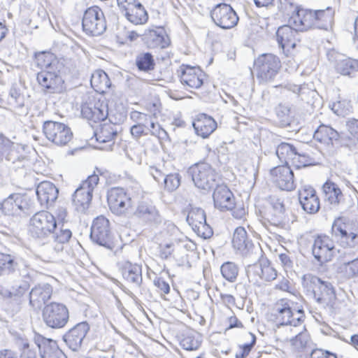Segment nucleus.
Here are the masks:
<instances>
[{
  "instance_id": "nucleus-1",
  "label": "nucleus",
  "mask_w": 358,
  "mask_h": 358,
  "mask_svg": "<svg viewBox=\"0 0 358 358\" xmlns=\"http://www.w3.org/2000/svg\"><path fill=\"white\" fill-rule=\"evenodd\" d=\"M334 10L331 7L325 10H308L296 7L289 19L297 31H305L311 29L327 30L331 27Z\"/></svg>"
},
{
  "instance_id": "nucleus-2",
  "label": "nucleus",
  "mask_w": 358,
  "mask_h": 358,
  "mask_svg": "<svg viewBox=\"0 0 358 358\" xmlns=\"http://www.w3.org/2000/svg\"><path fill=\"white\" fill-rule=\"evenodd\" d=\"M301 283L306 293L319 304L327 306L336 299L335 289L330 282L307 273L302 276Z\"/></svg>"
},
{
  "instance_id": "nucleus-3",
  "label": "nucleus",
  "mask_w": 358,
  "mask_h": 358,
  "mask_svg": "<svg viewBox=\"0 0 358 358\" xmlns=\"http://www.w3.org/2000/svg\"><path fill=\"white\" fill-rule=\"evenodd\" d=\"M56 224L53 215L48 211L41 210L31 217L29 231L33 238L43 240L52 234L56 229Z\"/></svg>"
},
{
  "instance_id": "nucleus-4",
  "label": "nucleus",
  "mask_w": 358,
  "mask_h": 358,
  "mask_svg": "<svg viewBox=\"0 0 358 358\" xmlns=\"http://www.w3.org/2000/svg\"><path fill=\"white\" fill-rule=\"evenodd\" d=\"M281 67L279 58L270 53L259 55L254 62L257 78L263 83L273 80Z\"/></svg>"
},
{
  "instance_id": "nucleus-5",
  "label": "nucleus",
  "mask_w": 358,
  "mask_h": 358,
  "mask_svg": "<svg viewBox=\"0 0 358 358\" xmlns=\"http://www.w3.org/2000/svg\"><path fill=\"white\" fill-rule=\"evenodd\" d=\"M42 318L48 327L55 329H62L69 322V311L64 303L50 302L44 306Z\"/></svg>"
},
{
  "instance_id": "nucleus-6",
  "label": "nucleus",
  "mask_w": 358,
  "mask_h": 358,
  "mask_svg": "<svg viewBox=\"0 0 358 358\" xmlns=\"http://www.w3.org/2000/svg\"><path fill=\"white\" fill-rule=\"evenodd\" d=\"M99 181V176L93 173L83 181L72 195V203L78 212H85L90 206L92 192Z\"/></svg>"
},
{
  "instance_id": "nucleus-7",
  "label": "nucleus",
  "mask_w": 358,
  "mask_h": 358,
  "mask_svg": "<svg viewBox=\"0 0 358 358\" xmlns=\"http://www.w3.org/2000/svg\"><path fill=\"white\" fill-rule=\"evenodd\" d=\"M231 245L236 253H239L245 257H252L255 255V259L263 257V251L259 245H255L248 238L246 231L243 227H237L233 234Z\"/></svg>"
},
{
  "instance_id": "nucleus-8",
  "label": "nucleus",
  "mask_w": 358,
  "mask_h": 358,
  "mask_svg": "<svg viewBox=\"0 0 358 358\" xmlns=\"http://www.w3.org/2000/svg\"><path fill=\"white\" fill-rule=\"evenodd\" d=\"M82 26L84 32L92 36L101 35L106 29L104 14L98 6L88 8L84 13Z\"/></svg>"
},
{
  "instance_id": "nucleus-9",
  "label": "nucleus",
  "mask_w": 358,
  "mask_h": 358,
  "mask_svg": "<svg viewBox=\"0 0 358 358\" xmlns=\"http://www.w3.org/2000/svg\"><path fill=\"white\" fill-rule=\"evenodd\" d=\"M90 238L93 242L109 250H113L115 247L109 221L103 216H99L94 220Z\"/></svg>"
},
{
  "instance_id": "nucleus-10",
  "label": "nucleus",
  "mask_w": 358,
  "mask_h": 358,
  "mask_svg": "<svg viewBox=\"0 0 358 358\" xmlns=\"http://www.w3.org/2000/svg\"><path fill=\"white\" fill-rule=\"evenodd\" d=\"M107 201L110 211L119 216L129 217L132 206L131 198L122 187H113L107 194Z\"/></svg>"
},
{
  "instance_id": "nucleus-11",
  "label": "nucleus",
  "mask_w": 358,
  "mask_h": 358,
  "mask_svg": "<svg viewBox=\"0 0 358 358\" xmlns=\"http://www.w3.org/2000/svg\"><path fill=\"white\" fill-rule=\"evenodd\" d=\"M43 132L48 141L60 146L66 145L73 138V132L68 125L52 120L44 122Z\"/></svg>"
},
{
  "instance_id": "nucleus-12",
  "label": "nucleus",
  "mask_w": 358,
  "mask_h": 358,
  "mask_svg": "<svg viewBox=\"0 0 358 358\" xmlns=\"http://www.w3.org/2000/svg\"><path fill=\"white\" fill-rule=\"evenodd\" d=\"M131 215L146 224L155 227L159 226L164 220L157 207L149 200L138 201L135 210Z\"/></svg>"
},
{
  "instance_id": "nucleus-13",
  "label": "nucleus",
  "mask_w": 358,
  "mask_h": 358,
  "mask_svg": "<svg viewBox=\"0 0 358 358\" xmlns=\"http://www.w3.org/2000/svg\"><path fill=\"white\" fill-rule=\"evenodd\" d=\"M211 166L207 163H198L190 166L188 173L191 176L194 185L199 189H210L215 182V176Z\"/></svg>"
},
{
  "instance_id": "nucleus-14",
  "label": "nucleus",
  "mask_w": 358,
  "mask_h": 358,
  "mask_svg": "<svg viewBox=\"0 0 358 358\" xmlns=\"http://www.w3.org/2000/svg\"><path fill=\"white\" fill-rule=\"evenodd\" d=\"M27 262L15 255L0 252V277L19 272L20 275L29 277Z\"/></svg>"
},
{
  "instance_id": "nucleus-15",
  "label": "nucleus",
  "mask_w": 358,
  "mask_h": 358,
  "mask_svg": "<svg viewBox=\"0 0 358 358\" xmlns=\"http://www.w3.org/2000/svg\"><path fill=\"white\" fill-rule=\"evenodd\" d=\"M334 250V243L329 236L323 235L314 236L312 254L320 264L331 261Z\"/></svg>"
},
{
  "instance_id": "nucleus-16",
  "label": "nucleus",
  "mask_w": 358,
  "mask_h": 358,
  "mask_svg": "<svg viewBox=\"0 0 358 358\" xmlns=\"http://www.w3.org/2000/svg\"><path fill=\"white\" fill-rule=\"evenodd\" d=\"M187 222L199 236L208 238L213 234L210 227L206 222L205 211L201 208L192 207L187 216Z\"/></svg>"
},
{
  "instance_id": "nucleus-17",
  "label": "nucleus",
  "mask_w": 358,
  "mask_h": 358,
  "mask_svg": "<svg viewBox=\"0 0 358 358\" xmlns=\"http://www.w3.org/2000/svg\"><path fill=\"white\" fill-rule=\"evenodd\" d=\"M90 329L87 322H79L64 334L63 340L72 351L78 352L81 349Z\"/></svg>"
},
{
  "instance_id": "nucleus-18",
  "label": "nucleus",
  "mask_w": 358,
  "mask_h": 358,
  "mask_svg": "<svg viewBox=\"0 0 358 358\" xmlns=\"http://www.w3.org/2000/svg\"><path fill=\"white\" fill-rule=\"evenodd\" d=\"M297 30L289 25L279 27L276 31L277 41L286 57L292 56L296 45L295 36Z\"/></svg>"
},
{
  "instance_id": "nucleus-19",
  "label": "nucleus",
  "mask_w": 358,
  "mask_h": 358,
  "mask_svg": "<svg viewBox=\"0 0 358 358\" xmlns=\"http://www.w3.org/2000/svg\"><path fill=\"white\" fill-rule=\"evenodd\" d=\"M182 85L190 88H199L203 85V72L199 69L187 65H182L177 71Z\"/></svg>"
},
{
  "instance_id": "nucleus-20",
  "label": "nucleus",
  "mask_w": 358,
  "mask_h": 358,
  "mask_svg": "<svg viewBox=\"0 0 358 358\" xmlns=\"http://www.w3.org/2000/svg\"><path fill=\"white\" fill-rule=\"evenodd\" d=\"M52 292V287L49 283L41 282L36 285L29 294V305L34 309H41L51 298Z\"/></svg>"
},
{
  "instance_id": "nucleus-21",
  "label": "nucleus",
  "mask_w": 358,
  "mask_h": 358,
  "mask_svg": "<svg viewBox=\"0 0 358 358\" xmlns=\"http://www.w3.org/2000/svg\"><path fill=\"white\" fill-rule=\"evenodd\" d=\"M271 174L274 178L276 186L280 189L292 191L295 189L294 173L289 166H278L271 170Z\"/></svg>"
},
{
  "instance_id": "nucleus-22",
  "label": "nucleus",
  "mask_w": 358,
  "mask_h": 358,
  "mask_svg": "<svg viewBox=\"0 0 358 358\" xmlns=\"http://www.w3.org/2000/svg\"><path fill=\"white\" fill-rule=\"evenodd\" d=\"M142 40L148 48L164 49L170 45V39L163 29H149L144 31Z\"/></svg>"
},
{
  "instance_id": "nucleus-23",
  "label": "nucleus",
  "mask_w": 358,
  "mask_h": 358,
  "mask_svg": "<svg viewBox=\"0 0 358 358\" xmlns=\"http://www.w3.org/2000/svg\"><path fill=\"white\" fill-rule=\"evenodd\" d=\"M36 79L38 84L48 93L61 92L64 89L63 79L54 72L42 71L37 74Z\"/></svg>"
},
{
  "instance_id": "nucleus-24",
  "label": "nucleus",
  "mask_w": 358,
  "mask_h": 358,
  "mask_svg": "<svg viewBox=\"0 0 358 358\" xmlns=\"http://www.w3.org/2000/svg\"><path fill=\"white\" fill-rule=\"evenodd\" d=\"M331 234L338 240H340L343 247H355L358 244V231L357 233H348L346 225L341 218L336 219L331 227Z\"/></svg>"
},
{
  "instance_id": "nucleus-25",
  "label": "nucleus",
  "mask_w": 358,
  "mask_h": 358,
  "mask_svg": "<svg viewBox=\"0 0 358 358\" xmlns=\"http://www.w3.org/2000/svg\"><path fill=\"white\" fill-rule=\"evenodd\" d=\"M36 192L41 206L48 208L57 200L59 189L52 182L43 181L37 186Z\"/></svg>"
},
{
  "instance_id": "nucleus-26",
  "label": "nucleus",
  "mask_w": 358,
  "mask_h": 358,
  "mask_svg": "<svg viewBox=\"0 0 358 358\" xmlns=\"http://www.w3.org/2000/svg\"><path fill=\"white\" fill-rule=\"evenodd\" d=\"M271 208L266 212L268 221L275 226L280 225L286 221V208L281 198L273 197L270 202Z\"/></svg>"
},
{
  "instance_id": "nucleus-27",
  "label": "nucleus",
  "mask_w": 358,
  "mask_h": 358,
  "mask_svg": "<svg viewBox=\"0 0 358 358\" xmlns=\"http://www.w3.org/2000/svg\"><path fill=\"white\" fill-rule=\"evenodd\" d=\"M34 341L39 349L41 358H67L57 348L56 343L52 339L46 338L41 335H36L34 338Z\"/></svg>"
},
{
  "instance_id": "nucleus-28",
  "label": "nucleus",
  "mask_w": 358,
  "mask_h": 358,
  "mask_svg": "<svg viewBox=\"0 0 358 358\" xmlns=\"http://www.w3.org/2000/svg\"><path fill=\"white\" fill-rule=\"evenodd\" d=\"M30 285L28 281L23 280L12 287L10 290L0 285V295L4 299H9L16 304L20 305L24 301Z\"/></svg>"
},
{
  "instance_id": "nucleus-29",
  "label": "nucleus",
  "mask_w": 358,
  "mask_h": 358,
  "mask_svg": "<svg viewBox=\"0 0 358 358\" xmlns=\"http://www.w3.org/2000/svg\"><path fill=\"white\" fill-rule=\"evenodd\" d=\"M196 134L203 138L208 137L217 128L215 120L205 114H199L192 122Z\"/></svg>"
},
{
  "instance_id": "nucleus-30",
  "label": "nucleus",
  "mask_w": 358,
  "mask_h": 358,
  "mask_svg": "<svg viewBox=\"0 0 358 358\" xmlns=\"http://www.w3.org/2000/svg\"><path fill=\"white\" fill-rule=\"evenodd\" d=\"M123 278L133 287H140L143 282L142 267L138 264L127 262L121 268Z\"/></svg>"
},
{
  "instance_id": "nucleus-31",
  "label": "nucleus",
  "mask_w": 358,
  "mask_h": 358,
  "mask_svg": "<svg viewBox=\"0 0 358 358\" xmlns=\"http://www.w3.org/2000/svg\"><path fill=\"white\" fill-rule=\"evenodd\" d=\"M81 113L83 117L94 122L105 120L108 115V106L104 103L97 102L93 106H83Z\"/></svg>"
},
{
  "instance_id": "nucleus-32",
  "label": "nucleus",
  "mask_w": 358,
  "mask_h": 358,
  "mask_svg": "<svg viewBox=\"0 0 358 358\" xmlns=\"http://www.w3.org/2000/svg\"><path fill=\"white\" fill-rule=\"evenodd\" d=\"M5 215H14L26 208L27 202L25 196L20 193L10 194L2 202H1Z\"/></svg>"
},
{
  "instance_id": "nucleus-33",
  "label": "nucleus",
  "mask_w": 358,
  "mask_h": 358,
  "mask_svg": "<svg viewBox=\"0 0 358 358\" xmlns=\"http://www.w3.org/2000/svg\"><path fill=\"white\" fill-rule=\"evenodd\" d=\"M18 147L17 144L12 142L3 134H0V155L3 159L5 158L13 163L23 159V157L20 156L17 152Z\"/></svg>"
},
{
  "instance_id": "nucleus-34",
  "label": "nucleus",
  "mask_w": 358,
  "mask_h": 358,
  "mask_svg": "<svg viewBox=\"0 0 358 358\" xmlns=\"http://www.w3.org/2000/svg\"><path fill=\"white\" fill-rule=\"evenodd\" d=\"M124 16L134 24H142L147 22L148 19V13L141 3H137L136 6H131L126 8Z\"/></svg>"
},
{
  "instance_id": "nucleus-35",
  "label": "nucleus",
  "mask_w": 358,
  "mask_h": 358,
  "mask_svg": "<svg viewBox=\"0 0 358 358\" xmlns=\"http://www.w3.org/2000/svg\"><path fill=\"white\" fill-rule=\"evenodd\" d=\"M304 311L303 309H294L292 308L287 310L285 314L278 319L280 321V325H290L297 327L301 324L303 320Z\"/></svg>"
},
{
  "instance_id": "nucleus-36",
  "label": "nucleus",
  "mask_w": 358,
  "mask_h": 358,
  "mask_svg": "<svg viewBox=\"0 0 358 358\" xmlns=\"http://www.w3.org/2000/svg\"><path fill=\"white\" fill-rule=\"evenodd\" d=\"M313 137L318 142L329 143L333 141L338 140L339 138V134L332 127L321 124L315 131Z\"/></svg>"
},
{
  "instance_id": "nucleus-37",
  "label": "nucleus",
  "mask_w": 358,
  "mask_h": 358,
  "mask_svg": "<svg viewBox=\"0 0 358 358\" xmlns=\"http://www.w3.org/2000/svg\"><path fill=\"white\" fill-rule=\"evenodd\" d=\"M225 210L230 211L231 215L237 220H241L245 215V210L241 206H237L234 202L233 193L225 185Z\"/></svg>"
},
{
  "instance_id": "nucleus-38",
  "label": "nucleus",
  "mask_w": 358,
  "mask_h": 358,
  "mask_svg": "<svg viewBox=\"0 0 358 358\" xmlns=\"http://www.w3.org/2000/svg\"><path fill=\"white\" fill-rule=\"evenodd\" d=\"M52 235L54 242L56 243L55 250L59 252L63 250L64 245L67 243L71 238L72 232L70 229L65 228L64 224L59 228H57V225L56 224V229Z\"/></svg>"
},
{
  "instance_id": "nucleus-39",
  "label": "nucleus",
  "mask_w": 358,
  "mask_h": 358,
  "mask_svg": "<svg viewBox=\"0 0 358 358\" xmlns=\"http://www.w3.org/2000/svg\"><path fill=\"white\" fill-rule=\"evenodd\" d=\"M201 335L193 330H189V331L183 334L180 342V344L183 349L189 351L197 350L201 345Z\"/></svg>"
},
{
  "instance_id": "nucleus-40",
  "label": "nucleus",
  "mask_w": 358,
  "mask_h": 358,
  "mask_svg": "<svg viewBox=\"0 0 358 358\" xmlns=\"http://www.w3.org/2000/svg\"><path fill=\"white\" fill-rule=\"evenodd\" d=\"M297 149L292 144L288 143H281L276 148V155L282 162H285L288 166L289 162L292 163L296 156Z\"/></svg>"
},
{
  "instance_id": "nucleus-41",
  "label": "nucleus",
  "mask_w": 358,
  "mask_h": 358,
  "mask_svg": "<svg viewBox=\"0 0 358 358\" xmlns=\"http://www.w3.org/2000/svg\"><path fill=\"white\" fill-rule=\"evenodd\" d=\"M90 83L96 91L104 92L110 86V81L108 75L102 70L96 71L92 73Z\"/></svg>"
},
{
  "instance_id": "nucleus-42",
  "label": "nucleus",
  "mask_w": 358,
  "mask_h": 358,
  "mask_svg": "<svg viewBox=\"0 0 358 358\" xmlns=\"http://www.w3.org/2000/svg\"><path fill=\"white\" fill-rule=\"evenodd\" d=\"M337 73L343 76H350L358 71V60L346 58L338 60L335 66Z\"/></svg>"
},
{
  "instance_id": "nucleus-43",
  "label": "nucleus",
  "mask_w": 358,
  "mask_h": 358,
  "mask_svg": "<svg viewBox=\"0 0 358 358\" xmlns=\"http://www.w3.org/2000/svg\"><path fill=\"white\" fill-rule=\"evenodd\" d=\"M115 125L111 124H103L98 131L95 133L96 139L100 143L112 141L117 134Z\"/></svg>"
},
{
  "instance_id": "nucleus-44",
  "label": "nucleus",
  "mask_w": 358,
  "mask_h": 358,
  "mask_svg": "<svg viewBox=\"0 0 358 358\" xmlns=\"http://www.w3.org/2000/svg\"><path fill=\"white\" fill-rule=\"evenodd\" d=\"M323 190L327 199L331 203L337 205L343 196L342 192L338 185L331 182H327L323 185Z\"/></svg>"
},
{
  "instance_id": "nucleus-45",
  "label": "nucleus",
  "mask_w": 358,
  "mask_h": 358,
  "mask_svg": "<svg viewBox=\"0 0 358 358\" xmlns=\"http://www.w3.org/2000/svg\"><path fill=\"white\" fill-rule=\"evenodd\" d=\"M136 64L140 71L148 72L154 69L155 63L150 52L140 53L136 56Z\"/></svg>"
},
{
  "instance_id": "nucleus-46",
  "label": "nucleus",
  "mask_w": 358,
  "mask_h": 358,
  "mask_svg": "<svg viewBox=\"0 0 358 358\" xmlns=\"http://www.w3.org/2000/svg\"><path fill=\"white\" fill-rule=\"evenodd\" d=\"M156 119L152 117H148V120L145 121V130L148 132V134H150L159 138H164L167 136V133L156 121Z\"/></svg>"
},
{
  "instance_id": "nucleus-47",
  "label": "nucleus",
  "mask_w": 358,
  "mask_h": 358,
  "mask_svg": "<svg viewBox=\"0 0 358 358\" xmlns=\"http://www.w3.org/2000/svg\"><path fill=\"white\" fill-rule=\"evenodd\" d=\"M255 257V255H253L252 258H253L254 260H256ZM261 258L262 257L257 259V260H259V263L249 265L246 271L248 278L251 279L250 280L255 282H258L259 280H262L264 259H261Z\"/></svg>"
},
{
  "instance_id": "nucleus-48",
  "label": "nucleus",
  "mask_w": 358,
  "mask_h": 358,
  "mask_svg": "<svg viewBox=\"0 0 358 358\" xmlns=\"http://www.w3.org/2000/svg\"><path fill=\"white\" fill-rule=\"evenodd\" d=\"M341 269L348 279L358 277V258L343 263L341 266Z\"/></svg>"
},
{
  "instance_id": "nucleus-49",
  "label": "nucleus",
  "mask_w": 358,
  "mask_h": 358,
  "mask_svg": "<svg viewBox=\"0 0 358 358\" xmlns=\"http://www.w3.org/2000/svg\"><path fill=\"white\" fill-rule=\"evenodd\" d=\"M292 164L296 169H301L302 167H306L316 164L313 158L310 157L308 155L300 153L298 152V150L296 152V156Z\"/></svg>"
},
{
  "instance_id": "nucleus-50",
  "label": "nucleus",
  "mask_w": 358,
  "mask_h": 358,
  "mask_svg": "<svg viewBox=\"0 0 358 358\" xmlns=\"http://www.w3.org/2000/svg\"><path fill=\"white\" fill-rule=\"evenodd\" d=\"M303 210L309 214H315L320 210V200L318 196H313L309 199L300 201Z\"/></svg>"
},
{
  "instance_id": "nucleus-51",
  "label": "nucleus",
  "mask_w": 358,
  "mask_h": 358,
  "mask_svg": "<svg viewBox=\"0 0 358 358\" xmlns=\"http://www.w3.org/2000/svg\"><path fill=\"white\" fill-rule=\"evenodd\" d=\"M239 17L233 8L225 3V29H231L237 25Z\"/></svg>"
},
{
  "instance_id": "nucleus-52",
  "label": "nucleus",
  "mask_w": 358,
  "mask_h": 358,
  "mask_svg": "<svg viewBox=\"0 0 358 358\" xmlns=\"http://www.w3.org/2000/svg\"><path fill=\"white\" fill-rule=\"evenodd\" d=\"M180 176L178 173L167 174L164 178V187L169 192L175 191L180 185Z\"/></svg>"
},
{
  "instance_id": "nucleus-53",
  "label": "nucleus",
  "mask_w": 358,
  "mask_h": 358,
  "mask_svg": "<svg viewBox=\"0 0 358 358\" xmlns=\"http://www.w3.org/2000/svg\"><path fill=\"white\" fill-rule=\"evenodd\" d=\"M210 342L213 344L215 348L213 349V353L215 357L218 358H222V354L224 353V351L220 346L223 337L220 332H215L210 335L209 337Z\"/></svg>"
},
{
  "instance_id": "nucleus-54",
  "label": "nucleus",
  "mask_w": 358,
  "mask_h": 358,
  "mask_svg": "<svg viewBox=\"0 0 358 358\" xmlns=\"http://www.w3.org/2000/svg\"><path fill=\"white\" fill-rule=\"evenodd\" d=\"M239 272L238 266L232 262H225V280L234 282Z\"/></svg>"
},
{
  "instance_id": "nucleus-55",
  "label": "nucleus",
  "mask_w": 358,
  "mask_h": 358,
  "mask_svg": "<svg viewBox=\"0 0 358 358\" xmlns=\"http://www.w3.org/2000/svg\"><path fill=\"white\" fill-rule=\"evenodd\" d=\"M277 275L276 270L271 266L268 260L263 259L262 280L270 282L275 280Z\"/></svg>"
},
{
  "instance_id": "nucleus-56",
  "label": "nucleus",
  "mask_w": 358,
  "mask_h": 358,
  "mask_svg": "<svg viewBox=\"0 0 358 358\" xmlns=\"http://www.w3.org/2000/svg\"><path fill=\"white\" fill-rule=\"evenodd\" d=\"M276 114L282 126H287L290 124V109L287 106L279 105L276 108Z\"/></svg>"
},
{
  "instance_id": "nucleus-57",
  "label": "nucleus",
  "mask_w": 358,
  "mask_h": 358,
  "mask_svg": "<svg viewBox=\"0 0 358 358\" xmlns=\"http://www.w3.org/2000/svg\"><path fill=\"white\" fill-rule=\"evenodd\" d=\"M213 198L214 201L215 207L222 211L224 208V185H217L214 190Z\"/></svg>"
},
{
  "instance_id": "nucleus-58",
  "label": "nucleus",
  "mask_w": 358,
  "mask_h": 358,
  "mask_svg": "<svg viewBox=\"0 0 358 358\" xmlns=\"http://www.w3.org/2000/svg\"><path fill=\"white\" fill-rule=\"evenodd\" d=\"M249 336L252 338L250 343L240 346L239 352L236 354V358H245L255 345L256 336L252 333H249Z\"/></svg>"
},
{
  "instance_id": "nucleus-59",
  "label": "nucleus",
  "mask_w": 358,
  "mask_h": 358,
  "mask_svg": "<svg viewBox=\"0 0 358 358\" xmlns=\"http://www.w3.org/2000/svg\"><path fill=\"white\" fill-rule=\"evenodd\" d=\"M224 5V3H220L216 5L215 8L210 13V17L214 23L220 27V28L224 29L223 24V17L224 14L222 12L221 6Z\"/></svg>"
},
{
  "instance_id": "nucleus-60",
  "label": "nucleus",
  "mask_w": 358,
  "mask_h": 358,
  "mask_svg": "<svg viewBox=\"0 0 358 358\" xmlns=\"http://www.w3.org/2000/svg\"><path fill=\"white\" fill-rule=\"evenodd\" d=\"M37 64L41 68H49L52 64L53 55L50 52H41L36 57Z\"/></svg>"
},
{
  "instance_id": "nucleus-61",
  "label": "nucleus",
  "mask_w": 358,
  "mask_h": 358,
  "mask_svg": "<svg viewBox=\"0 0 358 358\" xmlns=\"http://www.w3.org/2000/svg\"><path fill=\"white\" fill-rule=\"evenodd\" d=\"M313 196H317L316 191L310 185H303L299 189V200L303 201L309 199Z\"/></svg>"
},
{
  "instance_id": "nucleus-62",
  "label": "nucleus",
  "mask_w": 358,
  "mask_h": 358,
  "mask_svg": "<svg viewBox=\"0 0 358 358\" xmlns=\"http://www.w3.org/2000/svg\"><path fill=\"white\" fill-rule=\"evenodd\" d=\"M145 122H139L131 127L130 131L135 138H138L141 136L148 135V132L145 130Z\"/></svg>"
},
{
  "instance_id": "nucleus-63",
  "label": "nucleus",
  "mask_w": 358,
  "mask_h": 358,
  "mask_svg": "<svg viewBox=\"0 0 358 358\" xmlns=\"http://www.w3.org/2000/svg\"><path fill=\"white\" fill-rule=\"evenodd\" d=\"M346 125L350 134L358 141V120L350 119L347 122Z\"/></svg>"
},
{
  "instance_id": "nucleus-64",
  "label": "nucleus",
  "mask_w": 358,
  "mask_h": 358,
  "mask_svg": "<svg viewBox=\"0 0 358 358\" xmlns=\"http://www.w3.org/2000/svg\"><path fill=\"white\" fill-rule=\"evenodd\" d=\"M146 110L150 113L149 117L157 118L158 113L160 112V103L159 102L148 103L146 104Z\"/></svg>"
}]
</instances>
